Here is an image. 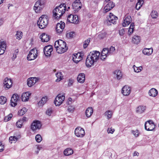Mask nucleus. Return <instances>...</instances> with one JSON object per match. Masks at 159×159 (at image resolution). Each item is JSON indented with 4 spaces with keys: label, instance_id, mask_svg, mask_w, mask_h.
Listing matches in <instances>:
<instances>
[{
    "label": "nucleus",
    "instance_id": "obj_1",
    "mask_svg": "<svg viewBox=\"0 0 159 159\" xmlns=\"http://www.w3.org/2000/svg\"><path fill=\"white\" fill-rule=\"evenodd\" d=\"M100 53L98 51H93L91 52L87 57L85 64L88 67L93 66L99 58Z\"/></svg>",
    "mask_w": 159,
    "mask_h": 159
},
{
    "label": "nucleus",
    "instance_id": "obj_2",
    "mask_svg": "<svg viewBox=\"0 0 159 159\" xmlns=\"http://www.w3.org/2000/svg\"><path fill=\"white\" fill-rule=\"evenodd\" d=\"M54 47L56 48L57 52L59 54L64 53L68 49V47L66 46V43L60 39L57 40L55 42Z\"/></svg>",
    "mask_w": 159,
    "mask_h": 159
},
{
    "label": "nucleus",
    "instance_id": "obj_3",
    "mask_svg": "<svg viewBox=\"0 0 159 159\" xmlns=\"http://www.w3.org/2000/svg\"><path fill=\"white\" fill-rule=\"evenodd\" d=\"M66 9L65 3L61 4L53 10V16L56 19L59 18L65 13Z\"/></svg>",
    "mask_w": 159,
    "mask_h": 159
},
{
    "label": "nucleus",
    "instance_id": "obj_4",
    "mask_svg": "<svg viewBox=\"0 0 159 159\" xmlns=\"http://www.w3.org/2000/svg\"><path fill=\"white\" fill-rule=\"evenodd\" d=\"M46 0H39L35 2L33 9L36 13H39L44 7Z\"/></svg>",
    "mask_w": 159,
    "mask_h": 159
},
{
    "label": "nucleus",
    "instance_id": "obj_5",
    "mask_svg": "<svg viewBox=\"0 0 159 159\" xmlns=\"http://www.w3.org/2000/svg\"><path fill=\"white\" fill-rule=\"evenodd\" d=\"M47 16L42 15L39 17L37 22L39 27L41 29L45 28L48 23Z\"/></svg>",
    "mask_w": 159,
    "mask_h": 159
},
{
    "label": "nucleus",
    "instance_id": "obj_6",
    "mask_svg": "<svg viewBox=\"0 0 159 159\" xmlns=\"http://www.w3.org/2000/svg\"><path fill=\"white\" fill-rule=\"evenodd\" d=\"M74 12L76 13L82 7V4L80 0H75L72 4Z\"/></svg>",
    "mask_w": 159,
    "mask_h": 159
},
{
    "label": "nucleus",
    "instance_id": "obj_7",
    "mask_svg": "<svg viewBox=\"0 0 159 159\" xmlns=\"http://www.w3.org/2000/svg\"><path fill=\"white\" fill-rule=\"evenodd\" d=\"M65 96L64 94H59L56 98L54 103L56 106L60 105L65 100Z\"/></svg>",
    "mask_w": 159,
    "mask_h": 159
},
{
    "label": "nucleus",
    "instance_id": "obj_8",
    "mask_svg": "<svg viewBox=\"0 0 159 159\" xmlns=\"http://www.w3.org/2000/svg\"><path fill=\"white\" fill-rule=\"evenodd\" d=\"M117 19V17L114 15L112 13H110L109 15L107 17V25H111V23L115 24Z\"/></svg>",
    "mask_w": 159,
    "mask_h": 159
},
{
    "label": "nucleus",
    "instance_id": "obj_9",
    "mask_svg": "<svg viewBox=\"0 0 159 159\" xmlns=\"http://www.w3.org/2000/svg\"><path fill=\"white\" fill-rule=\"evenodd\" d=\"M144 126L146 130L152 131L154 129L155 125L152 120H149L145 123Z\"/></svg>",
    "mask_w": 159,
    "mask_h": 159
},
{
    "label": "nucleus",
    "instance_id": "obj_10",
    "mask_svg": "<svg viewBox=\"0 0 159 159\" xmlns=\"http://www.w3.org/2000/svg\"><path fill=\"white\" fill-rule=\"evenodd\" d=\"M75 135L78 137L82 138L85 134L84 129L80 127L76 128L75 131Z\"/></svg>",
    "mask_w": 159,
    "mask_h": 159
},
{
    "label": "nucleus",
    "instance_id": "obj_11",
    "mask_svg": "<svg viewBox=\"0 0 159 159\" xmlns=\"http://www.w3.org/2000/svg\"><path fill=\"white\" fill-rule=\"evenodd\" d=\"M67 21L70 23L74 24H78L79 20H78V16L76 15H73L70 14L67 17Z\"/></svg>",
    "mask_w": 159,
    "mask_h": 159
},
{
    "label": "nucleus",
    "instance_id": "obj_12",
    "mask_svg": "<svg viewBox=\"0 0 159 159\" xmlns=\"http://www.w3.org/2000/svg\"><path fill=\"white\" fill-rule=\"evenodd\" d=\"M42 126L39 120H34L31 124V129L33 131L39 129Z\"/></svg>",
    "mask_w": 159,
    "mask_h": 159
},
{
    "label": "nucleus",
    "instance_id": "obj_13",
    "mask_svg": "<svg viewBox=\"0 0 159 159\" xmlns=\"http://www.w3.org/2000/svg\"><path fill=\"white\" fill-rule=\"evenodd\" d=\"M53 48L52 45H48L44 47L43 49L44 52L46 56H50L52 51Z\"/></svg>",
    "mask_w": 159,
    "mask_h": 159
},
{
    "label": "nucleus",
    "instance_id": "obj_14",
    "mask_svg": "<svg viewBox=\"0 0 159 159\" xmlns=\"http://www.w3.org/2000/svg\"><path fill=\"white\" fill-rule=\"evenodd\" d=\"M3 86L5 88L9 89L10 88L12 85V82L11 79L6 78L3 81Z\"/></svg>",
    "mask_w": 159,
    "mask_h": 159
},
{
    "label": "nucleus",
    "instance_id": "obj_15",
    "mask_svg": "<svg viewBox=\"0 0 159 159\" xmlns=\"http://www.w3.org/2000/svg\"><path fill=\"white\" fill-rule=\"evenodd\" d=\"M61 23H58L56 27V30L57 33L61 34L63 31L65 26V23L63 22H60Z\"/></svg>",
    "mask_w": 159,
    "mask_h": 159
},
{
    "label": "nucleus",
    "instance_id": "obj_16",
    "mask_svg": "<svg viewBox=\"0 0 159 159\" xmlns=\"http://www.w3.org/2000/svg\"><path fill=\"white\" fill-rule=\"evenodd\" d=\"M19 99V96L17 94H14L11 98V105L12 107H15L17 105V102Z\"/></svg>",
    "mask_w": 159,
    "mask_h": 159
},
{
    "label": "nucleus",
    "instance_id": "obj_17",
    "mask_svg": "<svg viewBox=\"0 0 159 159\" xmlns=\"http://www.w3.org/2000/svg\"><path fill=\"white\" fill-rule=\"evenodd\" d=\"M130 91V88L129 87L125 86L122 88L121 92L124 95L127 96L129 94Z\"/></svg>",
    "mask_w": 159,
    "mask_h": 159
},
{
    "label": "nucleus",
    "instance_id": "obj_18",
    "mask_svg": "<svg viewBox=\"0 0 159 159\" xmlns=\"http://www.w3.org/2000/svg\"><path fill=\"white\" fill-rule=\"evenodd\" d=\"M37 79L36 78L31 77L28 79L27 81V84L29 87H31L36 82Z\"/></svg>",
    "mask_w": 159,
    "mask_h": 159
},
{
    "label": "nucleus",
    "instance_id": "obj_19",
    "mask_svg": "<svg viewBox=\"0 0 159 159\" xmlns=\"http://www.w3.org/2000/svg\"><path fill=\"white\" fill-rule=\"evenodd\" d=\"M31 93L29 92H27L23 93L21 96V99L22 101L26 102L28 100Z\"/></svg>",
    "mask_w": 159,
    "mask_h": 159
},
{
    "label": "nucleus",
    "instance_id": "obj_20",
    "mask_svg": "<svg viewBox=\"0 0 159 159\" xmlns=\"http://www.w3.org/2000/svg\"><path fill=\"white\" fill-rule=\"evenodd\" d=\"M6 44L5 42H0V55L3 54L6 49Z\"/></svg>",
    "mask_w": 159,
    "mask_h": 159
},
{
    "label": "nucleus",
    "instance_id": "obj_21",
    "mask_svg": "<svg viewBox=\"0 0 159 159\" xmlns=\"http://www.w3.org/2000/svg\"><path fill=\"white\" fill-rule=\"evenodd\" d=\"M131 21V18L130 16H128L124 20L122 25L124 27H126L129 25Z\"/></svg>",
    "mask_w": 159,
    "mask_h": 159
},
{
    "label": "nucleus",
    "instance_id": "obj_22",
    "mask_svg": "<svg viewBox=\"0 0 159 159\" xmlns=\"http://www.w3.org/2000/svg\"><path fill=\"white\" fill-rule=\"evenodd\" d=\"M153 49L152 48H144L143 50V53L147 56L151 55L153 52Z\"/></svg>",
    "mask_w": 159,
    "mask_h": 159
},
{
    "label": "nucleus",
    "instance_id": "obj_23",
    "mask_svg": "<svg viewBox=\"0 0 159 159\" xmlns=\"http://www.w3.org/2000/svg\"><path fill=\"white\" fill-rule=\"evenodd\" d=\"M41 41L42 42H47L50 39L49 36L45 33H43L40 36Z\"/></svg>",
    "mask_w": 159,
    "mask_h": 159
},
{
    "label": "nucleus",
    "instance_id": "obj_24",
    "mask_svg": "<svg viewBox=\"0 0 159 159\" xmlns=\"http://www.w3.org/2000/svg\"><path fill=\"white\" fill-rule=\"evenodd\" d=\"M81 58L80 53H78L74 55L72 59L74 62L77 63L80 61Z\"/></svg>",
    "mask_w": 159,
    "mask_h": 159
},
{
    "label": "nucleus",
    "instance_id": "obj_25",
    "mask_svg": "<svg viewBox=\"0 0 159 159\" xmlns=\"http://www.w3.org/2000/svg\"><path fill=\"white\" fill-rule=\"evenodd\" d=\"M77 80L79 82L83 83L85 80V75L83 73L80 74L78 76Z\"/></svg>",
    "mask_w": 159,
    "mask_h": 159
},
{
    "label": "nucleus",
    "instance_id": "obj_26",
    "mask_svg": "<svg viewBox=\"0 0 159 159\" xmlns=\"http://www.w3.org/2000/svg\"><path fill=\"white\" fill-rule=\"evenodd\" d=\"M93 113V109L92 107H89L86 110L85 114L88 118L90 117Z\"/></svg>",
    "mask_w": 159,
    "mask_h": 159
},
{
    "label": "nucleus",
    "instance_id": "obj_27",
    "mask_svg": "<svg viewBox=\"0 0 159 159\" xmlns=\"http://www.w3.org/2000/svg\"><path fill=\"white\" fill-rule=\"evenodd\" d=\"M149 94L150 96L155 97L158 94V91L155 89L152 88L150 90Z\"/></svg>",
    "mask_w": 159,
    "mask_h": 159
},
{
    "label": "nucleus",
    "instance_id": "obj_28",
    "mask_svg": "<svg viewBox=\"0 0 159 159\" xmlns=\"http://www.w3.org/2000/svg\"><path fill=\"white\" fill-rule=\"evenodd\" d=\"M48 100V98L46 96L42 97L40 101L38 103V104L39 106H42L45 104Z\"/></svg>",
    "mask_w": 159,
    "mask_h": 159
},
{
    "label": "nucleus",
    "instance_id": "obj_29",
    "mask_svg": "<svg viewBox=\"0 0 159 159\" xmlns=\"http://www.w3.org/2000/svg\"><path fill=\"white\" fill-rule=\"evenodd\" d=\"M73 152V150L70 148H66L64 151V155L66 156L71 155Z\"/></svg>",
    "mask_w": 159,
    "mask_h": 159
},
{
    "label": "nucleus",
    "instance_id": "obj_30",
    "mask_svg": "<svg viewBox=\"0 0 159 159\" xmlns=\"http://www.w3.org/2000/svg\"><path fill=\"white\" fill-rule=\"evenodd\" d=\"M114 74L116 75V77L118 80L121 79L122 76V74L120 70H116L114 72Z\"/></svg>",
    "mask_w": 159,
    "mask_h": 159
},
{
    "label": "nucleus",
    "instance_id": "obj_31",
    "mask_svg": "<svg viewBox=\"0 0 159 159\" xmlns=\"http://www.w3.org/2000/svg\"><path fill=\"white\" fill-rule=\"evenodd\" d=\"M140 38L139 36H134L132 39V42L135 44H138L140 41Z\"/></svg>",
    "mask_w": 159,
    "mask_h": 159
},
{
    "label": "nucleus",
    "instance_id": "obj_32",
    "mask_svg": "<svg viewBox=\"0 0 159 159\" xmlns=\"http://www.w3.org/2000/svg\"><path fill=\"white\" fill-rule=\"evenodd\" d=\"M56 75L57 78V79L56 80V81L57 82H59L63 78L62 74L61 72L57 73L56 74Z\"/></svg>",
    "mask_w": 159,
    "mask_h": 159
},
{
    "label": "nucleus",
    "instance_id": "obj_33",
    "mask_svg": "<svg viewBox=\"0 0 159 159\" xmlns=\"http://www.w3.org/2000/svg\"><path fill=\"white\" fill-rule=\"evenodd\" d=\"M145 110V107L144 106H140L137 108L136 112L139 113H143Z\"/></svg>",
    "mask_w": 159,
    "mask_h": 159
},
{
    "label": "nucleus",
    "instance_id": "obj_34",
    "mask_svg": "<svg viewBox=\"0 0 159 159\" xmlns=\"http://www.w3.org/2000/svg\"><path fill=\"white\" fill-rule=\"evenodd\" d=\"M37 56L29 53L27 57V60L29 61L34 60L36 58Z\"/></svg>",
    "mask_w": 159,
    "mask_h": 159
},
{
    "label": "nucleus",
    "instance_id": "obj_35",
    "mask_svg": "<svg viewBox=\"0 0 159 159\" xmlns=\"http://www.w3.org/2000/svg\"><path fill=\"white\" fill-rule=\"evenodd\" d=\"M27 111V109L25 107L23 108L18 111V115L20 116H22Z\"/></svg>",
    "mask_w": 159,
    "mask_h": 159
},
{
    "label": "nucleus",
    "instance_id": "obj_36",
    "mask_svg": "<svg viewBox=\"0 0 159 159\" xmlns=\"http://www.w3.org/2000/svg\"><path fill=\"white\" fill-rule=\"evenodd\" d=\"M142 1L139 0L136 4L135 6V8L137 10H139L142 6L143 3H141Z\"/></svg>",
    "mask_w": 159,
    "mask_h": 159
},
{
    "label": "nucleus",
    "instance_id": "obj_37",
    "mask_svg": "<svg viewBox=\"0 0 159 159\" xmlns=\"http://www.w3.org/2000/svg\"><path fill=\"white\" fill-rule=\"evenodd\" d=\"M151 15L153 19H156L158 16V13L157 11H153L151 13Z\"/></svg>",
    "mask_w": 159,
    "mask_h": 159
},
{
    "label": "nucleus",
    "instance_id": "obj_38",
    "mask_svg": "<svg viewBox=\"0 0 159 159\" xmlns=\"http://www.w3.org/2000/svg\"><path fill=\"white\" fill-rule=\"evenodd\" d=\"M133 68L134 69V71L137 73L140 72L142 69V67L141 66H140L139 67H136L135 65H134Z\"/></svg>",
    "mask_w": 159,
    "mask_h": 159
},
{
    "label": "nucleus",
    "instance_id": "obj_39",
    "mask_svg": "<svg viewBox=\"0 0 159 159\" xmlns=\"http://www.w3.org/2000/svg\"><path fill=\"white\" fill-rule=\"evenodd\" d=\"M115 49L114 47L111 46L109 49L107 48V52H108V55L113 53L114 52H115Z\"/></svg>",
    "mask_w": 159,
    "mask_h": 159
},
{
    "label": "nucleus",
    "instance_id": "obj_40",
    "mask_svg": "<svg viewBox=\"0 0 159 159\" xmlns=\"http://www.w3.org/2000/svg\"><path fill=\"white\" fill-rule=\"evenodd\" d=\"M7 101L6 98L3 96L0 97V103L1 104H4Z\"/></svg>",
    "mask_w": 159,
    "mask_h": 159
},
{
    "label": "nucleus",
    "instance_id": "obj_41",
    "mask_svg": "<svg viewBox=\"0 0 159 159\" xmlns=\"http://www.w3.org/2000/svg\"><path fill=\"white\" fill-rule=\"evenodd\" d=\"M17 138L15 136H11L9 138V142L11 143H15L16 141H17Z\"/></svg>",
    "mask_w": 159,
    "mask_h": 159
},
{
    "label": "nucleus",
    "instance_id": "obj_42",
    "mask_svg": "<svg viewBox=\"0 0 159 159\" xmlns=\"http://www.w3.org/2000/svg\"><path fill=\"white\" fill-rule=\"evenodd\" d=\"M35 139L36 142L38 143L40 142L42 139L41 136L39 134H38L36 135Z\"/></svg>",
    "mask_w": 159,
    "mask_h": 159
},
{
    "label": "nucleus",
    "instance_id": "obj_43",
    "mask_svg": "<svg viewBox=\"0 0 159 159\" xmlns=\"http://www.w3.org/2000/svg\"><path fill=\"white\" fill-rule=\"evenodd\" d=\"M22 33L20 31H17L16 34V38L19 40L22 37Z\"/></svg>",
    "mask_w": 159,
    "mask_h": 159
},
{
    "label": "nucleus",
    "instance_id": "obj_44",
    "mask_svg": "<svg viewBox=\"0 0 159 159\" xmlns=\"http://www.w3.org/2000/svg\"><path fill=\"white\" fill-rule=\"evenodd\" d=\"M131 133L133 134L134 136L136 137H137L139 136V131L138 130H131Z\"/></svg>",
    "mask_w": 159,
    "mask_h": 159
},
{
    "label": "nucleus",
    "instance_id": "obj_45",
    "mask_svg": "<svg viewBox=\"0 0 159 159\" xmlns=\"http://www.w3.org/2000/svg\"><path fill=\"white\" fill-rule=\"evenodd\" d=\"M105 114L106 116H107L108 119H109V118H111L112 115V113L111 111H106L105 112Z\"/></svg>",
    "mask_w": 159,
    "mask_h": 159
},
{
    "label": "nucleus",
    "instance_id": "obj_46",
    "mask_svg": "<svg viewBox=\"0 0 159 159\" xmlns=\"http://www.w3.org/2000/svg\"><path fill=\"white\" fill-rule=\"evenodd\" d=\"M90 38H88L87 40H85L83 44V47L84 48H85L87 47L89 43L90 42Z\"/></svg>",
    "mask_w": 159,
    "mask_h": 159
},
{
    "label": "nucleus",
    "instance_id": "obj_47",
    "mask_svg": "<svg viewBox=\"0 0 159 159\" xmlns=\"http://www.w3.org/2000/svg\"><path fill=\"white\" fill-rule=\"evenodd\" d=\"M12 114H10L7 116H5L4 119V121L7 122L9 120L11 119V118L12 117Z\"/></svg>",
    "mask_w": 159,
    "mask_h": 159
},
{
    "label": "nucleus",
    "instance_id": "obj_48",
    "mask_svg": "<svg viewBox=\"0 0 159 159\" xmlns=\"http://www.w3.org/2000/svg\"><path fill=\"white\" fill-rule=\"evenodd\" d=\"M23 122L22 120L20 119L16 122V126L17 127L21 128Z\"/></svg>",
    "mask_w": 159,
    "mask_h": 159
},
{
    "label": "nucleus",
    "instance_id": "obj_49",
    "mask_svg": "<svg viewBox=\"0 0 159 159\" xmlns=\"http://www.w3.org/2000/svg\"><path fill=\"white\" fill-rule=\"evenodd\" d=\"M112 9V8H111L108 5H106L104 8V11L105 12V13H106L110 11Z\"/></svg>",
    "mask_w": 159,
    "mask_h": 159
},
{
    "label": "nucleus",
    "instance_id": "obj_50",
    "mask_svg": "<svg viewBox=\"0 0 159 159\" xmlns=\"http://www.w3.org/2000/svg\"><path fill=\"white\" fill-rule=\"evenodd\" d=\"M74 34L73 32H70L66 34V37L69 38H71L73 37V34Z\"/></svg>",
    "mask_w": 159,
    "mask_h": 159
},
{
    "label": "nucleus",
    "instance_id": "obj_51",
    "mask_svg": "<svg viewBox=\"0 0 159 159\" xmlns=\"http://www.w3.org/2000/svg\"><path fill=\"white\" fill-rule=\"evenodd\" d=\"M37 52L38 51L37 49L35 48L31 50L30 51L29 53H32V54H34L36 55H37Z\"/></svg>",
    "mask_w": 159,
    "mask_h": 159
},
{
    "label": "nucleus",
    "instance_id": "obj_52",
    "mask_svg": "<svg viewBox=\"0 0 159 159\" xmlns=\"http://www.w3.org/2000/svg\"><path fill=\"white\" fill-rule=\"evenodd\" d=\"M74 107L72 106H69L67 109L68 111L70 112H73L74 111Z\"/></svg>",
    "mask_w": 159,
    "mask_h": 159
},
{
    "label": "nucleus",
    "instance_id": "obj_53",
    "mask_svg": "<svg viewBox=\"0 0 159 159\" xmlns=\"http://www.w3.org/2000/svg\"><path fill=\"white\" fill-rule=\"evenodd\" d=\"M110 6L111 8H113L115 6V4L112 1H110L107 5Z\"/></svg>",
    "mask_w": 159,
    "mask_h": 159
},
{
    "label": "nucleus",
    "instance_id": "obj_54",
    "mask_svg": "<svg viewBox=\"0 0 159 159\" xmlns=\"http://www.w3.org/2000/svg\"><path fill=\"white\" fill-rule=\"evenodd\" d=\"M115 129H111V128H108L107 129V133H109L113 134L115 131Z\"/></svg>",
    "mask_w": 159,
    "mask_h": 159
},
{
    "label": "nucleus",
    "instance_id": "obj_55",
    "mask_svg": "<svg viewBox=\"0 0 159 159\" xmlns=\"http://www.w3.org/2000/svg\"><path fill=\"white\" fill-rule=\"evenodd\" d=\"M52 112V110L51 109H48L46 111V114L49 116H50Z\"/></svg>",
    "mask_w": 159,
    "mask_h": 159
},
{
    "label": "nucleus",
    "instance_id": "obj_56",
    "mask_svg": "<svg viewBox=\"0 0 159 159\" xmlns=\"http://www.w3.org/2000/svg\"><path fill=\"white\" fill-rule=\"evenodd\" d=\"M74 82V80L72 79H70L68 80V85L69 86H72Z\"/></svg>",
    "mask_w": 159,
    "mask_h": 159
},
{
    "label": "nucleus",
    "instance_id": "obj_57",
    "mask_svg": "<svg viewBox=\"0 0 159 159\" xmlns=\"http://www.w3.org/2000/svg\"><path fill=\"white\" fill-rule=\"evenodd\" d=\"M108 55H106V54H104L103 53H101L100 57L101 59L102 60H104Z\"/></svg>",
    "mask_w": 159,
    "mask_h": 159
},
{
    "label": "nucleus",
    "instance_id": "obj_58",
    "mask_svg": "<svg viewBox=\"0 0 159 159\" xmlns=\"http://www.w3.org/2000/svg\"><path fill=\"white\" fill-rule=\"evenodd\" d=\"M125 33V30L124 29H122L119 31V34L120 36L123 35Z\"/></svg>",
    "mask_w": 159,
    "mask_h": 159
},
{
    "label": "nucleus",
    "instance_id": "obj_59",
    "mask_svg": "<svg viewBox=\"0 0 159 159\" xmlns=\"http://www.w3.org/2000/svg\"><path fill=\"white\" fill-rule=\"evenodd\" d=\"M107 48H104L102 50V53H103L104 54H106V55H108V52H107Z\"/></svg>",
    "mask_w": 159,
    "mask_h": 159
},
{
    "label": "nucleus",
    "instance_id": "obj_60",
    "mask_svg": "<svg viewBox=\"0 0 159 159\" xmlns=\"http://www.w3.org/2000/svg\"><path fill=\"white\" fill-rule=\"evenodd\" d=\"M134 28H129V35L131 34L133 32Z\"/></svg>",
    "mask_w": 159,
    "mask_h": 159
},
{
    "label": "nucleus",
    "instance_id": "obj_61",
    "mask_svg": "<svg viewBox=\"0 0 159 159\" xmlns=\"http://www.w3.org/2000/svg\"><path fill=\"white\" fill-rule=\"evenodd\" d=\"M4 145L1 143V145H0V152H2L4 150Z\"/></svg>",
    "mask_w": 159,
    "mask_h": 159
},
{
    "label": "nucleus",
    "instance_id": "obj_62",
    "mask_svg": "<svg viewBox=\"0 0 159 159\" xmlns=\"http://www.w3.org/2000/svg\"><path fill=\"white\" fill-rule=\"evenodd\" d=\"M22 121V122L23 123L24 122L26 121L27 120V119L25 117H23L22 119H20Z\"/></svg>",
    "mask_w": 159,
    "mask_h": 159
},
{
    "label": "nucleus",
    "instance_id": "obj_63",
    "mask_svg": "<svg viewBox=\"0 0 159 159\" xmlns=\"http://www.w3.org/2000/svg\"><path fill=\"white\" fill-rule=\"evenodd\" d=\"M72 101V99L71 98H70L68 99V101L66 102V103L67 105H69L70 103V102H71Z\"/></svg>",
    "mask_w": 159,
    "mask_h": 159
},
{
    "label": "nucleus",
    "instance_id": "obj_64",
    "mask_svg": "<svg viewBox=\"0 0 159 159\" xmlns=\"http://www.w3.org/2000/svg\"><path fill=\"white\" fill-rule=\"evenodd\" d=\"M36 149H37V150L36 151V153L37 154H38L39 153V151L40 150V148H39V147L37 146L36 147Z\"/></svg>",
    "mask_w": 159,
    "mask_h": 159
}]
</instances>
